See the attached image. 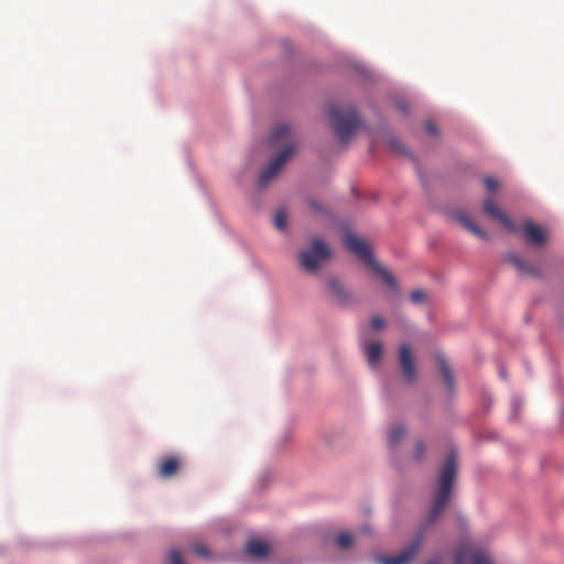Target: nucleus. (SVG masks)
<instances>
[{"label":"nucleus","instance_id":"f257e3e1","mask_svg":"<svg viewBox=\"0 0 564 564\" xmlns=\"http://www.w3.org/2000/svg\"><path fill=\"white\" fill-rule=\"evenodd\" d=\"M457 471V462L454 453H451L441 468L438 486L435 491L434 501L427 511L425 523L420 528L411 543L398 555L390 556V564H409L423 542V534L427 527L434 524L447 505Z\"/></svg>","mask_w":564,"mask_h":564},{"label":"nucleus","instance_id":"f03ea898","mask_svg":"<svg viewBox=\"0 0 564 564\" xmlns=\"http://www.w3.org/2000/svg\"><path fill=\"white\" fill-rule=\"evenodd\" d=\"M327 113L334 131L341 142L349 140L361 123L356 108L351 106L329 105Z\"/></svg>","mask_w":564,"mask_h":564},{"label":"nucleus","instance_id":"7ed1b4c3","mask_svg":"<svg viewBox=\"0 0 564 564\" xmlns=\"http://www.w3.org/2000/svg\"><path fill=\"white\" fill-rule=\"evenodd\" d=\"M345 247L357 256L370 270L373 271L379 278L388 282V271L379 265L375 260L368 242L364 239L358 238L351 232H347L344 236Z\"/></svg>","mask_w":564,"mask_h":564},{"label":"nucleus","instance_id":"20e7f679","mask_svg":"<svg viewBox=\"0 0 564 564\" xmlns=\"http://www.w3.org/2000/svg\"><path fill=\"white\" fill-rule=\"evenodd\" d=\"M332 257V250L322 239L315 238L311 246L299 253L300 265L310 273L317 271Z\"/></svg>","mask_w":564,"mask_h":564},{"label":"nucleus","instance_id":"39448f33","mask_svg":"<svg viewBox=\"0 0 564 564\" xmlns=\"http://www.w3.org/2000/svg\"><path fill=\"white\" fill-rule=\"evenodd\" d=\"M295 149L292 145L285 147L278 156L262 171L259 176V184L261 186L267 185L275 175H278L284 165V163L294 153Z\"/></svg>","mask_w":564,"mask_h":564},{"label":"nucleus","instance_id":"423d86ee","mask_svg":"<svg viewBox=\"0 0 564 564\" xmlns=\"http://www.w3.org/2000/svg\"><path fill=\"white\" fill-rule=\"evenodd\" d=\"M399 364L403 380L408 383H413L416 380V369L411 347L406 344L400 347Z\"/></svg>","mask_w":564,"mask_h":564},{"label":"nucleus","instance_id":"0eeeda50","mask_svg":"<svg viewBox=\"0 0 564 564\" xmlns=\"http://www.w3.org/2000/svg\"><path fill=\"white\" fill-rule=\"evenodd\" d=\"M482 210L485 215L499 221L509 231H517V226L512 219L494 202V199L486 198L482 204Z\"/></svg>","mask_w":564,"mask_h":564},{"label":"nucleus","instance_id":"6e6552de","mask_svg":"<svg viewBox=\"0 0 564 564\" xmlns=\"http://www.w3.org/2000/svg\"><path fill=\"white\" fill-rule=\"evenodd\" d=\"M455 564H492L486 552L474 551L468 546H462L455 555Z\"/></svg>","mask_w":564,"mask_h":564},{"label":"nucleus","instance_id":"1a4fd4ad","mask_svg":"<svg viewBox=\"0 0 564 564\" xmlns=\"http://www.w3.org/2000/svg\"><path fill=\"white\" fill-rule=\"evenodd\" d=\"M361 347L368 366L371 369H377L382 357V344L377 340H370L369 337H362Z\"/></svg>","mask_w":564,"mask_h":564},{"label":"nucleus","instance_id":"9d476101","mask_svg":"<svg viewBox=\"0 0 564 564\" xmlns=\"http://www.w3.org/2000/svg\"><path fill=\"white\" fill-rule=\"evenodd\" d=\"M180 459L176 456L163 457L159 464V475L162 478H171L180 470Z\"/></svg>","mask_w":564,"mask_h":564},{"label":"nucleus","instance_id":"9b49d317","mask_svg":"<svg viewBox=\"0 0 564 564\" xmlns=\"http://www.w3.org/2000/svg\"><path fill=\"white\" fill-rule=\"evenodd\" d=\"M523 232L525 239L534 246H541L545 241L544 231L531 221H528L524 225Z\"/></svg>","mask_w":564,"mask_h":564},{"label":"nucleus","instance_id":"f8f14e48","mask_svg":"<svg viewBox=\"0 0 564 564\" xmlns=\"http://www.w3.org/2000/svg\"><path fill=\"white\" fill-rule=\"evenodd\" d=\"M455 218L459 224L466 228L468 231L477 236L478 238L486 240L488 238L487 232L481 229L477 224L474 223V220L465 213H457L455 215Z\"/></svg>","mask_w":564,"mask_h":564},{"label":"nucleus","instance_id":"ddd939ff","mask_svg":"<svg viewBox=\"0 0 564 564\" xmlns=\"http://www.w3.org/2000/svg\"><path fill=\"white\" fill-rule=\"evenodd\" d=\"M246 553L256 558H263L269 553V546L263 541L251 540L246 544Z\"/></svg>","mask_w":564,"mask_h":564},{"label":"nucleus","instance_id":"4468645a","mask_svg":"<svg viewBox=\"0 0 564 564\" xmlns=\"http://www.w3.org/2000/svg\"><path fill=\"white\" fill-rule=\"evenodd\" d=\"M508 260L510 263L521 273L524 275H531V276H538L539 272L538 270L530 263L523 261L520 257L516 254H510L508 257Z\"/></svg>","mask_w":564,"mask_h":564},{"label":"nucleus","instance_id":"2eb2a0df","mask_svg":"<svg viewBox=\"0 0 564 564\" xmlns=\"http://www.w3.org/2000/svg\"><path fill=\"white\" fill-rule=\"evenodd\" d=\"M390 312L394 308H398L402 301L403 296L400 293V290L398 288L397 281L390 275Z\"/></svg>","mask_w":564,"mask_h":564},{"label":"nucleus","instance_id":"dca6fc26","mask_svg":"<svg viewBox=\"0 0 564 564\" xmlns=\"http://www.w3.org/2000/svg\"><path fill=\"white\" fill-rule=\"evenodd\" d=\"M291 133V127L286 123L278 124L270 133V142L275 144L281 140L286 139Z\"/></svg>","mask_w":564,"mask_h":564},{"label":"nucleus","instance_id":"f3484780","mask_svg":"<svg viewBox=\"0 0 564 564\" xmlns=\"http://www.w3.org/2000/svg\"><path fill=\"white\" fill-rule=\"evenodd\" d=\"M438 364L447 389L452 391L454 386L452 369L443 356H438Z\"/></svg>","mask_w":564,"mask_h":564},{"label":"nucleus","instance_id":"a211bd4d","mask_svg":"<svg viewBox=\"0 0 564 564\" xmlns=\"http://www.w3.org/2000/svg\"><path fill=\"white\" fill-rule=\"evenodd\" d=\"M336 544L340 550H349L354 544V536L348 532H341L336 538Z\"/></svg>","mask_w":564,"mask_h":564},{"label":"nucleus","instance_id":"6ab92c4d","mask_svg":"<svg viewBox=\"0 0 564 564\" xmlns=\"http://www.w3.org/2000/svg\"><path fill=\"white\" fill-rule=\"evenodd\" d=\"M286 212L284 208H280L274 216L273 225L278 230H284L286 227Z\"/></svg>","mask_w":564,"mask_h":564},{"label":"nucleus","instance_id":"aec40b11","mask_svg":"<svg viewBox=\"0 0 564 564\" xmlns=\"http://www.w3.org/2000/svg\"><path fill=\"white\" fill-rule=\"evenodd\" d=\"M383 326H384V318L383 317H380V316L373 317L371 319V322H370V325L362 330V337H369V332L371 329H373V330L380 329Z\"/></svg>","mask_w":564,"mask_h":564},{"label":"nucleus","instance_id":"412c9836","mask_svg":"<svg viewBox=\"0 0 564 564\" xmlns=\"http://www.w3.org/2000/svg\"><path fill=\"white\" fill-rule=\"evenodd\" d=\"M405 434V429L398 424L390 429V445L397 443Z\"/></svg>","mask_w":564,"mask_h":564},{"label":"nucleus","instance_id":"4be33fe9","mask_svg":"<svg viewBox=\"0 0 564 564\" xmlns=\"http://www.w3.org/2000/svg\"><path fill=\"white\" fill-rule=\"evenodd\" d=\"M329 290L336 295L339 300L344 297V289L338 281L332 280L328 283Z\"/></svg>","mask_w":564,"mask_h":564},{"label":"nucleus","instance_id":"5701e85b","mask_svg":"<svg viewBox=\"0 0 564 564\" xmlns=\"http://www.w3.org/2000/svg\"><path fill=\"white\" fill-rule=\"evenodd\" d=\"M484 185H485L486 189H487L488 192H490V193L496 192V191H498V188H499V183H498V181H497V180H495V178H492V177H490V176H486V177L484 178Z\"/></svg>","mask_w":564,"mask_h":564},{"label":"nucleus","instance_id":"b1692460","mask_svg":"<svg viewBox=\"0 0 564 564\" xmlns=\"http://www.w3.org/2000/svg\"><path fill=\"white\" fill-rule=\"evenodd\" d=\"M410 299L414 304H420L425 302L426 294L423 290H416L411 293Z\"/></svg>","mask_w":564,"mask_h":564},{"label":"nucleus","instance_id":"393cba45","mask_svg":"<svg viewBox=\"0 0 564 564\" xmlns=\"http://www.w3.org/2000/svg\"><path fill=\"white\" fill-rule=\"evenodd\" d=\"M193 551L202 556V557H209L210 553H209V550L207 549L206 545H203V544H194L193 545Z\"/></svg>","mask_w":564,"mask_h":564},{"label":"nucleus","instance_id":"a878e982","mask_svg":"<svg viewBox=\"0 0 564 564\" xmlns=\"http://www.w3.org/2000/svg\"><path fill=\"white\" fill-rule=\"evenodd\" d=\"M169 560L171 564H184L182 561V555L177 550L170 551Z\"/></svg>","mask_w":564,"mask_h":564},{"label":"nucleus","instance_id":"bb28decb","mask_svg":"<svg viewBox=\"0 0 564 564\" xmlns=\"http://www.w3.org/2000/svg\"><path fill=\"white\" fill-rule=\"evenodd\" d=\"M394 106L398 110H400L402 113H406L409 111V104L405 100L402 99H395L393 101Z\"/></svg>","mask_w":564,"mask_h":564},{"label":"nucleus","instance_id":"cd10ccee","mask_svg":"<svg viewBox=\"0 0 564 564\" xmlns=\"http://www.w3.org/2000/svg\"><path fill=\"white\" fill-rule=\"evenodd\" d=\"M424 127H425V130H426L430 134H432V135H437V133H438V129H437V127H436V124H435L434 122H432V121H426Z\"/></svg>","mask_w":564,"mask_h":564},{"label":"nucleus","instance_id":"c85d7f7f","mask_svg":"<svg viewBox=\"0 0 564 564\" xmlns=\"http://www.w3.org/2000/svg\"><path fill=\"white\" fill-rule=\"evenodd\" d=\"M389 147H390V152H391L397 147V141L394 139L390 138Z\"/></svg>","mask_w":564,"mask_h":564},{"label":"nucleus","instance_id":"c756f323","mask_svg":"<svg viewBox=\"0 0 564 564\" xmlns=\"http://www.w3.org/2000/svg\"><path fill=\"white\" fill-rule=\"evenodd\" d=\"M423 454V445L422 444H419L417 445V457H421Z\"/></svg>","mask_w":564,"mask_h":564},{"label":"nucleus","instance_id":"7c9ffc66","mask_svg":"<svg viewBox=\"0 0 564 564\" xmlns=\"http://www.w3.org/2000/svg\"><path fill=\"white\" fill-rule=\"evenodd\" d=\"M380 562H381L382 564H388V557H387V556H382V557H380Z\"/></svg>","mask_w":564,"mask_h":564},{"label":"nucleus","instance_id":"2f4dec72","mask_svg":"<svg viewBox=\"0 0 564 564\" xmlns=\"http://www.w3.org/2000/svg\"><path fill=\"white\" fill-rule=\"evenodd\" d=\"M427 564H438V563H437V561H432V562H430Z\"/></svg>","mask_w":564,"mask_h":564},{"label":"nucleus","instance_id":"473e14b6","mask_svg":"<svg viewBox=\"0 0 564 564\" xmlns=\"http://www.w3.org/2000/svg\"><path fill=\"white\" fill-rule=\"evenodd\" d=\"M364 530H365V532L369 531L368 527H364Z\"/></svg>","mask_w":564,"mask_h":564}]
</instances>
